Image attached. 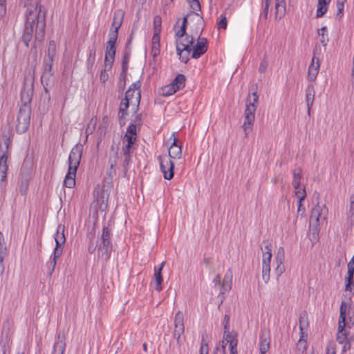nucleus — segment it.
I'll return each instance as SVG.
<instances>
[{
    "mask_svg": "<svg viewBox=\"0 0 354 354\" xmlns=\"http://www.w3.org/2000/svg\"><path fill=\"white\" fill-rule=\"evenodd\" d=\"M21 2L25 7H28L26 21L21 39L26 46L28 47L29 42L35 33V46L37 41L41 42L44 39L46 12L39 4V0H21Z\"/></svg>",
    "mask_w": 354,
    "mask_h": 354,
    "instance_id": "obj_1",
    "label": "nucleus"
},
{
    "mask_svg": "<svg viewBox=\"0 0 354 354\" xmlns=\"http://www.w3.org/2000/svg\"><path fill=\"white\" fill-rule=\"evenodd\" d=\"M174 140L169 148V156L162 155L158 157L160 163V170L163 174L164 178L167 180H171L174 177V164L171 159H180L182 156L181 146L177 144V138L174 133L172 134Z\"/></svg>",
    "mask_w": 354,
    "mask_h": 354,
    "instance_id": "obj_2",
    "label": "nucleus"
},
{
    "mask_svg": "<svg viewBox=\"0 0 354 354\" xmlns=\"http://www.w3.org/2000/svg\"><path fill=\"white\" fill-rule=\"evenodd\" d=\"M258 101L259 95L257 91L248 94L244 111V121L241 126L245 137H248L249 133L252 130Z\"/></svg>",
    "mask_w": 354,
    "mask_h": 354,
    "instance_id": "obj_3",
    "label": "nucleus"
},
{
    "mask_svg": "<svg viewBox=\"0 0 354 354\" xmlns=\"http://www.w3.org/2000/svg\"><path fill=\"white\" fill-rule=\"evenodd\" d=\"M10 138H4L3 145H0V192L3 193L6 186V176L8 171L7 160Z\"/></svg>",
    "mask_w": 354,
    "mask_h": 354,
    "instance_id": "obj_4",
    "label": "nucleus"
},
{
    "mask_svg": "<svg viewBox=\"0 0 354 354\" xmlns=\"http://www.w3.org/2000/svg\"><path fill=\"white\" fill-rule=\"evenodd\" d=\"M176 40V51L179 55V59L184 63H187L189 61V55L192 51L191 46L193 45L194 41V36L189 35L186 32V35L183 37H178Z\"/></svg>",
    "mask_w": 354,
    "mask_h": 354,
    "instance_id": "obj_5",
    "label": "nucleus"
},
{
    "mask_svg": "<svg viewBox=\"0 0 354 354\" xmlns=\"http://www.w3.org/2000/svg\"><path fill=\"white\" fill-rule=\"evenodd\" d=\"M31 116L30 105L21 104L17 117L16 130L19 133L26 132L30 126Z\"/></svg>",
    "mask_w": 354,
    "mask_h": 354,
    "instance_id": "obj_6",
    "label": "nucleus"
},
{
    "mask_svg": "<svg viewBox=\"0 0 354 354\" xmlns=\"http://www.w3.org/2000/svg\"><path fill=\"white\" fill-rule=\"evenodd\" d=\"M328 208L326 205H320L317 203L311 210V214L309 219L310 227L314 231H318V226L320 220L325 221L328 215Z\"/></svg>",
    "mask_w": 354,
    "mask_h": 354,
    "instance_id": "obj_7",
    "label": "nucleus"
},
{
    "mask_svg": "<svg viewBox=\"0 0 354 354\" xmlns=\"http://www.w3.org/2000/svg\"><path fill=\"white\" fill-rule=\"evenodd\" d=\"M102 243L98 248L99 257L107 260L110 257V254L112 250V245L111 243V229L109 227H104L101 236Z\"/></svg>",
    "mask_w": 354,
    "mask_h": 354,
    "instance_id": "obj_8",
    "label": "nucleus"
},
{
    "mask_svg": "<svg viewBox=\"0 0 354 354\" xmlns=\"http://www.w3.org/2000/svg\"><path fill=\"white\" fill-rule=\"evenodd\" d=\"M34 95V78L32 75L25 76L21 91V104L30 105Z\"/></svg>",
    "mask_w": 354,
    "mask_h": 354,
    "instance_id": "obj_9",
    "label": "nucleus"
},
{
    "mask_svg": "<svg viewBox=\"0 0 354 354\" xmlns=\"http://www.w3.org/2000/svg\"><path fill=\"white\" fill-rule=\"evenodd\" d=\"M346 304L345 301H342L340 306V315H339V321L338 324V333L337 335V341L339 344H343L347 340H350L348 339L347 333L346 332Z\"/></svg>",
    "mask_w": 354,
    "mask_h": 354,
    "instance_id": "obj_10",
    "label": "nucleus"
},
{
    "mask_svg": "<svg viewBox=\"0 0 354 354\" xmlns=\"http://www.w3.org/2000/svg\"><path fill=\"white\" fill-rule=\"evenodd\" d=\"M185 333L184 315L181 311H178L174 317V330L173 336L176 340L177 344L180 346L185 337L182 338Z\"/></svg>",
    "mask_w": 354,
    "mask_h": 354,
    "instance_id": "obj_11",
    "label": "nucleus"
},
{
    "mask_svg": "<svg viewBox=\"0 0 354 354\" xmlns=\"http://www.w3.org/2000/svg\"><path fill=\"white\" fill-rule=\"evenodd\" d=\"M64 230V225H59L57 226L56 234H55L56 245L53 251L52 259L56 261L61 257L63 252V245L66 242Z\"/></svg>",
    "mask_w": 354,
    "mask_h": 354,
    "instance_id": "obj_12",
    "label": "nucleus"
},
{
    "mask_svg": "<svg viewBox=\"0 0 354 354\" xmlns=\"http://www.w3.org/2000/svg\"><path fill=\"white\" fill-rule=\"evenodd\" d=\"M215 286H218L220 288V294H225L232 288V272L230 269L226 272L223 281H221L219 274H216L213 279Z\"/></svg>",
    "mask_w": 354,
    "mask_h": 354,
    "instance_id": "obj_13",
    "label": "nucleus"
},
{
    "mask_svg": "<svg viewBox=\"0 0 354 354\" xmlns=\"http://www.w3.org/2000/svg\"><path fill=\"white\" fill-rule=\"evenodd\" d=\"M83 147L81 145H76L71 151L68 157V169L71 171H77L82 158Z\"/></svg>",
    "mask_w": 354,
    "mask_h": 354,
    "instance_id": "obj_14",
    "label": "nucleus"
},
{
    "mask_svg": "<svg viewBox=\"0 0 354 354\" xmlns=\"http://www.w3.org/2000/svg\"><path fill=\"white\" fill-rule=\"evenodd\" d=\"M203 29L198 32V39L196 45L193 48L192 57L194 59H198L207 50V41L205 37H200Z\"/></svg>",
    "mask_w": 354,
    "mask_h": 354,
    "instance_id": "obj_15",
    "label": "nucleus"
},
{
    "mask_svg": "<svg viewBox=\"0 0 354 354\" xmlns=\"http://www.w3.org/2000/svg\"><path fill=\"white\" fill-rule=\"evenodd\" d=\"M118 149H115L113 146L111 148V156L109 160L110 168L107 172L106 179L109 182H112L113 176H115V167L118 158Z\"/></svg>",
    "mask_w": 354,
    "mask_h": 354,
    "instance_id": "obj_16",
    "label": "nucleus"
},
{
    "mask_svg": "<svg viewBox=\"0 0 354 354\" xmlns=\"http://www.w3.org/2000/svg\"><path fill=\"white\" fill-rule=\"evenodd\" d=\"M66 348V337L64 333H59L53 347L51 354H64Z\"/></svg>",
    "mask_w": 354,
    "mask_h": 354,
    "instance_id": "obj_17",
    "label": "nucleus"
},
{
    "mask_svg": "<svg viewBox=\"0 0 354 354\" xmlns=\"http://www.w3.org/2000/svg\"><path fill=\"white\" fill-rule=\"evenodd\" d=\"M320 67V60L315 55L313 57L311 63L308 67V80L313 82L316 80Z\"/></svg>",
    "mask_w": 354,
    "mask_h": 354,
    "instance_id": "obj_18",
    "label": "nucleus"
},
{
    "mask_svg": "<svg viewBox=\"0 0 354 354\" xmlns=\"http://www.w3.org/2000/svg\"><path fill=\"white\" fill-rule=\"evenodd\" d=\"M165 264V262L163 261L160 263V267L158 268L156 267L154 268V274H153V282L155 284L154 288L156 290L160 292L162 290V270Z\"/></svg>",
    "mask_w": 354,
    "mask_h": 354,
    "instance_id": "obj_19",
    "label": "nucleus"
},
{
    "mask_svg": "<svg viewBox=\"0 0 354 354\" xmlns=\"http://www.w3.org/2000/svg\"><path fill=\"white\" fill-rule=\"evenodd\" d=\"M315 91L313 85H308L306 89V101L307 106V113L308 116L310 115L311 109L313 107L315 100Z\"/></svg>",
    "mask_w": 354,
    "mask_h": 354,
    "instance_id": "obj_20",
    "label": "nucleus"
},
{
    "mask_svg": "<svg viewBox=\"0 0 354 354\" xmlns=\"http://www.w3.org/2000/svg\"><path fill=\"white\" fill-rule=\"evenodd\" d=\"M191 16H195L198 21L201 24L203 21L202 17H201L198 14L192 12L188 14L185 17H184L180 28L176 32V37H183L186 35V29L187 26V19Z\"/></svg>",
    "mask_w": 354,
    "mask_h": 354,
    "instance_id": "obj_21",
    "label": "nucleus"
},
{
    "mask_svg": "<svg viewBox=\"0 0 354 354\" xmlns=\"http://www.w3.org/2000/svg\"><path fill=\"white\" fill-rule=\"evenodd\" d=\"M124 12L122 10L118 9L114 12L113 19L111 24V30L118 31L120 28L121 27L123 19H124Z\"/></svg>",
    "mask_w": 354,
    "mask_h": 354,
    "instance_id": "obj_22",
    "label": "nucleus"
},
{
    "mask_svg": "<svg viewBox=\"0 0 354 354\" xmlns=\"http://www.w3.org/2000/svg\"><path fill=\"white\" fill-rule=\"evenodd\" d=\"M41 82L44 86L45 93L49 95V89L53 86L54 84L53 73L43 72V74L41 77Z\"/></svg>",
    "mask_w": 354,
    "mask_h": 354,
    "instance_id": "obj_23",
    "label": "nucleus"
},
{
    "mask_svg": "<svg viewBox=\"0 0 354 354\" xmlns=\"http://www.w3.org/2000/svg\"><path fill=\"white\" fill-rule=\"evenodd\" d=\"M349 209L346 213V224L349 227L354 225V194L349 198Z\"/></svg>",
    "mask_w": 354,
    "mask_h": 354,
    "instance_id": "obj_24",
    "label": "nucleus"
},
{
    "mask_svg": "<svg viewBox=\"0 0 354 354\" xmlns=\"http://www.w3.org/2000/svg\"><path fill=\"white\" fill-rule=\"evenodd\" d=\"M270 349V336L264 333L260 335V354H266Z\"/></svg>",
    "mask_w": 354,
    "mask_h": 354,
    "instance_id": "obj_25",
    "label": "nucleus"
},
{
    "mask_svg": "<svg viewBox=\"0 0 354 354\" xmlns=\"http://www.w3.org/2000/svg\"><path fill=\"white\" fill-rule=\"evenodd\" d=\"M331 0H318L316 17L320 18L323 17L328 10V5Z\"/></svg>",
    "mask_w": 354,
    "mask_h": 354,
    "instance_id": "obj_26",
    "label": "nucleus"
},
{
    "mask_svg": "<svg viewBox=\"0 0 354 354\" xmlns=\"http://www.w3.org/2000/svg\"><path fill=\"white\" fill-rule=\"evenodd\" d=\"M77 171L68 169V173L64 178V185L68 188H73L75 185V177Z\"/></svg>",
    "mask_w": 354,
    "mask_h": 354,
    "instance_id": "obj_27",
    "label": "nucleus"
},
{
    "mask_svg": "<svg viewBox=\"0 0 354 354\" xmlns=\"http://www.w3.org/2000/svg\"><path fill=\"white\" fill-rule=\"evenodd\" d=\"M286 12V1L285 0H276L275 3V17L281 19Z\"/></svg>",
    "mask_w": 354,
    "mask_h": 354,
    "instance_id": "obj_28",
    "label": "nucleus"
},
{
    "mask_svg": "<svg viewBox=\"0 0 354 354\" xmlns=\"http://www.w3.org/2000/svg\"><path fill=\"white\" fill-rule=\"evenodd\" d=\"M348 277H346V283L345 286L346 291L351 290V283H353V277L354 275V263L349 261L348 263Z\"/></svg>",
    "mask_w": 354,
    "mask_h": 354,
    "instance_id": "obj_29",
    "label": "nucleus"
},
{
    "mask_svg": "<svg viewBox=\"0 0 354 354\" xmlns=\"http://www.w3.org/2000/svg\"><path fill=\"white\" fill-rule=\"evenodd\" d=\"M140 86L141 84L140 81H136L132 84L129 89L126 91L124 100H129V102H133V98L134 93H136V90H139Z\"/></svg>",
    "mask_w": 354,
    "mask_h": 354,
    "instance_id": "obj_30",
    "label": "nucleus"
},
{
    "mask_svg": "<svg viewBox=\"0 0 354 354\" xmlns=\"http://www.w3.org/2000/svg\"><path fill=\"white\" fill-rule=\"evenodd\" d=\"M266 251L263 252V258H262V266H270L271 258H272V252H271V244L267 243L265 245Z\"/></svg>",
    "mask_w": 354,
    "mask_h": 354,
    "instance_id": "obj_31",
    "label": "nucleus"
},
{
    "mask_svg": "<svg viewBox=\"0 0 354 354\" xmlns=\"http://www.w3.org/2000/svg\"><path fill=\"white\" fill-rule=\"evenodd\" d=\"M293 178H292V186L295 189H299V186L301 185V178L302 176V170L301 168L295 169L293 172Z\"/></svg>",
    "mask_w": 354,
    "mask_h": 354,
    "instance_id": "obj_32",
    "label": "nucleus"
},
{
    "mask_svg": "<svg viewBox=\"0 0 354 354\" xmlns=\"http://www.w3.org/2000/svg\"><path fill=\"white\" fill-rule=\"evenodd\" d=\"M186 77L183 74H178L177 76L172 80L171 84L178 91L183 88L185 85Z\"/></svg>",
    "mask_w": 354,
    "mask_h": 354,
    "instance_id": "obj_33",
    "label": "nucleus"
},
{
    "mask_svg": "<svg viewBox=\"0 0 354 354\" xmlns=\"http://www.w3.org/2000/svg\"><path fill=\"white\" fill-rule=\"evenodd\" d=\"M97 122V117H93L89 122L87 124V127L85 130V133L86 134V136L88 137V135H91L93 133L96 128V124Z\"/></svg>",
    "mask_w": 354,
    "mask_h": 354,
    "instance_id": "obj_34",
    "label": "nucleus"
},
{
    "mask_svg": "<svg viewBox=\"0 0 354 354\" xmlns=\"http://www.w3.org/2000/svg\"><path fill=\"white\" fill-rule=\"evenodd\" d=\"M130 54L128 52H125L123 55L122 62V72L120 75L125 77L126 73L128 68V62L129 59Z\"/></svg>",
    "mask_w": 354,
    "mask_h": 354,
    "instance_id": "obj_35",
    "label": "nucleus"
},
{
    "mask_svg": "<svg viewBox=\"0 0 354 354\" xmlns=\"http://www.w3.org/2000/svg\"><path fill=\"white\" fill-rule=\"evenodd\" d=\"M118 36V31L110 30V32L109 33V41L107 42V46H115Z\"/></svg>",
    "mask_w": 354,
    "mask_h": 354,
    "instance_id": "obj_36",
    "label": "nucleus"
},
{
    "mask_svg": "<svg viewBox=\"0 0 354 354\" xmlns=\"http://www.w3.org/2000/svg\"><path fill=\"white\" fill-rule=\"evenodd\" d=\"M176 91L177 90L174 87L173 84H171V83L162 88V95L163 96H170L174 94Z\"/></svg>",
    "mask_w": 354,
    "mask_h": 354,
    "instance_id": "obj_37",
    "label": "nucleus"
},
{
    "mask_svg": "<svg viewBox=\"0 0 354 354\" xmlns=\"http://www.w3.org/2000/svg\"><path fill=\"white\" fill-rule=\"evenodd\" d=\"M56 53V44L54 41H50L48 46L47 58L54 59Z\"/></svg>",
    "mask_w": 354,
    "mask_h": 354,
    "instance_id": "obj_38",
    "label": "nucleus"
},
{
    "mask_svg": "<svg viewBox=\"0 0 354 354\" xmlns=\"http://www.w3.org/2000/svg\"><path fill=\"white\" fill-rule=\"evenodd\" d=\"M346 2V0H337V17L340 19L343 15V11L344 8V3Z\"/></svg>",
    "mask_w": 354,
    "mask_h": 354,
    "instance_id": "obj_39",
    "label": "nucleus"
},
{
    "mask_svg": "<svg viewBox=\"0 0 354 354\" xmlns=\"http://www.w3.org/2000/svg\"><path fill=\"white\" fill-rule=\"evenodd\" d=\"M270 266H262V279L265 283L270 280Z\"/></svg>",
    "mask_w": 354,
    "mask_h": 354,
    "instance_id": "obj_40",
    "label": "nucleus"
},
{
    "mask_svg": "<svg viewBox=\"0 0 354 354\" xmlns=\"http://www.w3.org/2000/svg\"><path fill=\"white\" fill-rule=\"evenodd\" d=\"M283 262L284 261H275L276 268L274 271L277 277H280L285 272Z\"/></svg>",
    "mask_w": 354,
    "mask_h": 354,
    "instance_id": "obj_41",
    "label": "nucleus"
},
{
    "mask_svg": "<svg viewBox=\"0 0 354 354\" xmlns=\"http://www.w3.org/2000/svg\"><path fill=\"white\" fill-rule=\"evenodd\" d=\"M295 192L298 201H302L306 196L305 187H301V185L299 186V189H295Z\"/></svg>",
    "mask_w": 354,
    "mask_h": 354,
    "instance_id": "obj_42",
    "label": "nucleus"
},
{
    "mask_svg": "<svg viewBox=\"0 0 354 354\" xmlns=\"http://www.w3.org/2000/svg\"><path fill=\"white\" fill-rule=\"evenodd\" d=\"M54 59L46 57L44 59V72L52 73V66Z\"/></svg>",
    "mask_w": 354,
    "mask_h": 354,
    "instance_id": "obj_43",
    "label": "nucleus"
},
{
    "mask_svg": "<svg viewBox=\"0 0 354 354\" xmlns=\"http://www.w3.org/2000/svg\"><path fill=\"white\" fill-rule=\"evenodd\" d=\"M153 29L155 32H160L161 17L159 16H156L153 19Z\"/></svg>",
    "mask_w": 354,
    "mask_h": 354,
    "instance_id": "obj_44",
    "label": "nucleus"
},
{
    "mask_svg": "<svg viewBox=\"0 0 354 354\" xmlns=\"http://www.w3.org/2000/svg\"><path fill=\"white\" fill-rule=\"evenodd\" d=\"M115 57H108L107 55H105L104 58V68L106 70H111L112 68L113 63L114 62Z\"/></svg>",
    "mask_w": 354,
    "mask_h": 354,
    "instance_id": "obj_45",
    "label": "nucleus"
},
{
    "mask_svg": "<svg viewBox=\"0 0 354 354\" xmlns=\"http://www.w3.org/2000/svg\"><path fill=\"white\" fill-rule=\"evenodd\" d=\"M115 57H108L107 55H105L104 58V68L106 70H111L112 68L113 63L114 62Z\"/></svg>",
    "mask_w": 354,
    "mask_h": 354,
    "instance_id": "obj_46",
    "label": "nucleus"
},
{
    "mask_svg": "<svg viewBox=\"0 0 354 354\" xmlns=\"http://www.w3.org/2000/svg\"><path fill=\"white\" fill-rule=\"evenodd\" d=\"M275 261H284L285 259V252L283 247H279L276 254Z\"/></svg>",
    "mask_w": 354,
    "mask_h": 354,
    "instance_id": "obj_47",
    "label": "nucleus"
},
{
    "mask_svg": "<svg viewBox=\"0 0 354 354\" xmlns=\"http://www.w3.org/2000/svg\"><path fill=\"white\" fill-rule=\"evenodd\" d=\"M124 160L122 162V167L124 173H126L128 170V166L131 162V155H123Z\"/></svg>",
    "mask_w": 354,
    "mask_h": 354,
    "instance_id": "obj_48",
    "label": "nucleus"
},
{
    "mask_svg": "<svg viewBox=\"0 0 354 354\" xmlns=\"http://www.w3.org/2000/svg\"><path fill=\"white\" fill-rule=\"evenodd\" d=\"M115 52H116L115 46H106L105 55H107L108 57L111 56V57H115Z\"/></svg>",
    "mask_w": 354,
    "mask_h": 354,
    "instance_id": "obj_49",
    "label": "nucleus"
},
{
    "mask_svg": "<svg viewBox=\"0 0 354 354\" xmlns=\"http://www.w3.org/2000/svg\"><path fill=\"white\" fill-rule=\"evenodd\" d=\"M268 60L264 57L261 63H260V65H259V71L261 73H263L266 72L267 68H268Z\"/></svg>",
    "mask_w": 354,
    "mask_h": 354,
    "instance_id": "obj_50",
    "label": "nucleus"
},
{
    "mask_svg": "<svg viewBox=\"0 0 354 354\" xmlns=\"http://www.w3.org/2000/svg\"><path fill=\"white\" fill-rule=\"evenodd\" d=\"M218 28H223L225 29L227 28V18L225 15H222L221 16V19L217 24Z\"/></svg>",
    "mask_w": 354,
    "mask_h": 354,
    "instance_id": "obj_51",
    "label": "nucleus"
},
{
    "mask_svg": "<svg viewBox=\"0 0 354 354\" xmlns=\"http://www.w3.org/2000/svg\"><path fill=\"white\" fill-rule=\"evenodd\" d=\"M318 35L320 37V43L323 45V46H326L327 43L328 41V37L327 34L319 32Z\"/></svg>",
    "mask_w": 354,
    "mask_h": 354,
    "instance_id": "obj_52",
    "label": "nucleus"
},
{
    "mask_svg": "<svg viewBox=\"0 0 354 354\" xmlns=\"http://www.w3.org/2000/svg\"><path fill=\"white\" fill-rule=\"evenodd\" d=\"M228 342L230 343V354H237V349H236L237 342H236V340H230Z\"/></svg>",
    "mask_w": 354,
    "mask_h": 354,
    "instance_id": "obj_53",
    "label": "nucleus"
},
{
    "mask_svg": "<svg viewBox=\"0 0 354 354\" xmlns=\"http://www.w3.org/2000/svg\"><path fill=\"white\" fill-rule=\"evenodd\" d=\"M160 44H152L151 46V55L153 57H156L160 54Z\"/></svg>",
    "mask_w": 354,
    "mask_h": 354,
    "instance_id": "obj_54",
    "label": "nucleus"
},
{
    "mask_svg": "<svg viewBox=\"0 0 354 354\" xmlns=\"http://www.w3.org/2000/svg\"><path fill=\"white\" fill-rule=\"evenodd\" d=\"M126 133L128 135L135 136L136 134V124H130L127 128Z\"/></svg>",
    "mask_w": 354,
    "mask_h": 354,
    "instance_id": "obj_55",
    "label": "nucleus"
},
{
    "mask_svg": "<svg viewBox=\"0 0 354 354\" xmlns=\"http://www.w3.org/2000/svg\"><path fill=\"white\" fill-rule=\"evenodd\" d=\"M190 6L194 10H201V4L198 0H192Z\"/></svg>",
    "mask_w": 354,
    "mask_h": 354,
    "instance_id": "obj_56",
    "label": "nucleus"
},
{
    "mask_svg": "<svg viewBox=\"0 0 354 354\" xmlns=\"http://www.w3.org/2000/svg\"><path fill=\"white\" fill-rule=\"evenodd\" d=\"M124 138L126 139L127 142V145L133 146L134 141L136 140V138L134 136L128 135L127 133L125 134Z\"/></svg>",
    "mask_w": 354,
    "mask_h": 354,
    "instance_id": "obj_57",
    "label": "nucleus"
},
{
    "mask_svg": "<svg viewBox=\"0 0 354 354\" xmlns=\"http://www.w3.org/2000/svg\"><path fill=\"white\" fill-rule=\"evenodd\" d=\"M95 50H92L90 51L89 56L88 58V63L91 65H93L95 62Z\"/></svg>",
    "mask_w": 354,
    "mask_h": 354,
    "instance_id": "obj_58",
    "label": "nucleus"
},
{
    "mask_svg": "<svg viewBox=\"0 0 354 354\" xmlns=\"http://www.w3.org/2000/svg\"><path fill=\"white\" fill-rule=\"evenodd\" d=\"M207 335L205 334H203L202 335V339H201V345L200 349H203V351L209 350L208 349V344L207 342L205 340V337Z\"/></svg>",
    "mask_w": 354,
    "mask_h": 354,
    "instance_id": "obj_59",
    "label": "nucleus"
},
{
    "mask_svg": "<svg viewBox=\"0 0 354 354\" xmlns=\"http://www.w3.org/2000/svg\"><path fill=\"white\" fill-rule=\"evenodd\" d=\"M229 322H230V316L228 315H225L224 316V333L229 331Z\"/></svg>",
    "mask_w": 354,
    "mask_h": 354,
    "instance_id": "obj_60",
    "label": "nucleus"
},
{
    "mask_svg": "<svg viewBox=\"0 0 354 354\" xmlns=\"http://www.w3.org/2000/svg\"><path fill=\"white\" fill-rule=\"evenodd\" d=\"M100 134V138L102 140L106 135V126H100L97 130Z\"/></svg>",
    "mask_w": 354,
    "mask_h": 354,
    "instance_id": "obj_61",
    "label": "nucleus"
},
{
    "mask_svg": "<svg viewBox=\"0 0 354 354\" xmlns=\"http://www.w3.org/2000/svg\"><path fill=\"white\" fill-rule=\"evenodd\" d=\"M109 70H106V68H104V69L101 72V74H100V80L102 81L104 83L106 82V80H108V77H109V75L107 73V71Z\"/></svg>",
    "mask_w": 354,
    "mask_h": 354,
    "instance_id": "obj_62",
    "label": "nucleus"
},
{
    "mask_svg": "<svg viewBox=\"0 0 354 354\" xmlns=\"http://www.w3.org/2000/svg\"><path fill=\"white\" fill-rule=\"evenodd\" d=\"M302 201H298L297 202V213L301 214V216H303V214L305 213V207H303Z\"/></svg>",
    "mask_w": 354,
    "mask_h": 354,
    "instance_id": "obj_63",
    "label": "nucleus"
},
{
    "mask_svg": "<svg viewBox=\"0 0 354 354\" xmlns=\"http://www.w3.org/2000/svg\"><path fill=\"white\" fill-rule=\"evenodd\" d=\"M160 44V32L153 33V36L152 37V44Z\"/></svg>",
    "mask_w": 354,
    "mask_h": 354,
    "instance_id": "obj_64",
    "label": "nucleus"
}]
</instances>
